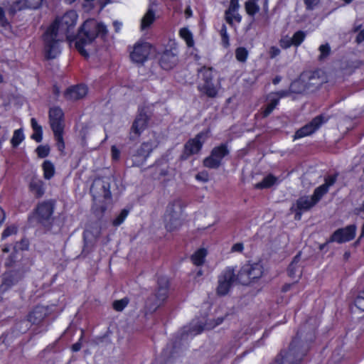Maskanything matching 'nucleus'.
<instances>
[{"label": "nucleus", "mask_w": 364, "mask_h": 364, "mask_svg": "<svg viewBox=\"0 0 364 364\" xmlns=\"http://www.w3.org/2000/svg\"><path fill=\"white\" fill-rule=\"evenodd\" d=\"M87 93V87L85 85H79L69 87L65 92L68 100H77L84 97Z\"/></svg>", "instance_id": "nucleus-19"}, {"label": "nucleus", "mask_w": 364, "mask_h": 364, "mask_svg": "<svg viewBox=\"0 0 364 364\" xmlns=\"http://www.w3.org/2000/svg\"><path fill=\"white\" fill-rule=\"evenodd\" d=\"M9 27V24L5 18L4 11L0 7V28H6Z\"/></svg>", "instance_id": "nucleus-45"}, {"label": "nucleus", "mask_w": 364, "mask_h": 364, "mask_svg": "<svg viewBox=\"0 0 364 364\" xmlns=\"http://www.w3.org/2000/svg\"><path fill=\"white\" fill-rule=\"evenodd\" d=\"M228 154V150L225 146L221 145L215 147L213 149L210 156L204 159L203 164L208 168H218L223 157Z\"/></svg>", "instance_id": "nucleus-12"}, {"label": "nucleus", "mask_w": 364, "mask_h": 364, "mask_svg": "<svg viewBox=\"0 0 364 364\" xmlns=\"http://www.w3.org/2000/svg\"><path fill=\"white\" fill-rule=\"evenodd\" d=\"M113 26L114 27V29H115L116 32H119L121 30V28H122V23L121 22H119V21H114L113 23Z\"/></svg>", "instance_id": "nucleus-56"}, {"label": "nucleus", "mask_w": 364, "mask_h": 364, "mask_svg": "<svg viewBox=\"0 0 364 364\" xmlns=\"http://www.w3.org/2000/svg\"><path fill=\"white\" fill-rule=\"evenodd\" d=\"M285 95V92L269 94L267 97L268 103L262 112L263 117H267L273 111V109L278 104L279 98Z\"/></svg>", "instance_id": "nucleus-20"}, {"label": "nucleus", "mask_w": 364, "mask_h": 364, "mask_svg": "<svg viewBox=\"0 0 364 364\" xmlns=\"http://www.w3.org/2000/svg\"><path fill=\"white\" fill-rule=\"evenodd\" d=\"M350 256V253L349 252H346L345 255H344V257L345 258L348 259Z\"/></svg>", "instance_id": "nucleus-63"}, {"label": "nucleus", "mask_w": 364, "mask_h": 364, "mask_svg": "<svg viewBox=\"0 0 364 364\" xmlns=\"http://www.w3.org/2000/svg\"><path fill=\"white\" fill-rule=\"evenodd\" d=\"M180 206L171 205L168 206L164 215L165 228L168 232L178 230L181 225V221L179 217Z\"/></svg>", "instance_id": "nucleus-10"}, {"label": "nucleus", "mask_w": 364, "mask_h": 364, "mask_svg": "<svg viewBox=\"0 0 364 364\" xmlns=\"http://www.w3.org/2000/svg\"><path fill=\"white\" fill-rule=\"evenodd\" d=\"M43 0H17L14 4L13 10L16 11L23 9H38L42 4Z\"/></svg>", "instance_id": "nucleus-22"}, {"label": "nucleus", "mask_w": 364, "mask_h": 364, "mask_svg": "<svg viewBox=\"0 0 364 364\" xmlns=\"http://www.w3.org/2000/svg\"><path fill=\"white\" fill-rule=\"evenodd\" d=\"M129 215V210L127 209L122 210L120 213L112 220V225L115 227L120 225L127 218Z\"/></svg>", "instance_id": "nucleus-36"}, {"label": "nucleus", "mask_w": 364, "mask_h": 364, "mask_svg": "<svg viewBox=\"0 0 364 364\" xmlns=\"http://www.w3.org/2000/svg\"><path fill=\"white\" fill-rule=\"evenodd\" d=\"M186 14L188 16H190L191 15V11L189 9H187L186 11Z\"/></svg>", "instance_id": "nucleus-59"}, {"label": "nucleus", "mask_w": 364, "mask_h": 364, "mask_svg": "<svg viewBox=\"0 0 364 364\" xmlns=\"http://www.w3.org/2000/svg\"><path fill=\"white\" fill-rule=\"evenodd\" d=\"M220 36L222 38V43L223 45L228 48L230 46L229 43V36L227 32V28L225 25H223L220 29Z\"/></svg>", "instance_id": "nucleus-38"}, {"label": "nucleus", "mask_w": 364, "mask_h": 364, "mask_svg": "<svg viewBox=\"0 0 364 364\" xmlns=\"http://www.w3.org/2000/svg\"><path fill=\"white\" fill-rule=\"evenodd\" d=\"M278 178L272 175L267 176L262 182L258 183L255 185L257 188H267L277 183Z\"/></svg>", "instance_id": "nucleus-28"}, {"label": "nucleus", "mask_w": 364, "mask_h": 364, "mask_svg": "<svg viewBox=\"0 0 364 364\" xmlns=\"http://www.w3.org/2000/svg\"><path fill=\"white\" fill-rule=\"evenodd\" d=\"M80 348H81V345L80 343H76L74 345H73V346H72V349L75 352L80 350Z\"/></svg>", "instance_id": "nucleus-58"}, {"label": "nucleus", "mask_w": 364, "mask_h": 364, "mask_svg": "<svg viewBox=\"0 0 364 364\" xmlns=\"http://www.w3.org/2000/svg\"><path fill=\"white\" fill-rule=\"evenodd\" d=\"M25 139L23 129H18L14 131L11 143L13 146H18Z\"/></svg>", "instance_id": "nucleus-30"}, {"label": "nucleus", "mask_w": 364, "mask_h": 364, "mask_svg": "<svg viewBox=\"0 0 364 364\" xmlns=\"http://www.w3.org/2000/svg\"><path fill=\"white\" fill-rule=\"evenodd\" d=\"M269 53L270 57L273 58L279 55L280 50L277 47L272 46L270 48Z\"/></svg>", "instance_id": "nucleus-50"}, {"label": "nucleus", "mask_w": 364, "mask_h": 364, "mask_svg": "<svg viewBox=\"0 0 364 364\" xmlns=\"http://www.w3.org/2000/svg\"><path fill=\"white\" fill-rule=\"evenodd\" d=\"M245 9L249 15L253 16L259 11V6L256 0H249L245 4Z\"/></svg>", "instance_id": "nucleus-33"}, {"label": "nucleus", "mask_w": 364, "mask_h": 364, "mask_svg": "<svg viewBox=\"0 0 364 364\" xmlns=\"http://www.w3.org/2000/svg\"><path fill=\"white\" fill-rule=\"evenodd\" d=\"M36 152L39 157L44 158L49 154L50 148L48 146H39L36 149Z\"/></svg>", "instance_id": "nucleus-41"}, {"label": "nucleus", "mask_w": 364, "mask_h": 364, "mask_svg": "<svg viewBox=\"0 0 364 364\" xmlns=\"http://www.w3.org/2000/svg\"><path fill=\"white\" fill-rule=\"evenodd\" d=\"M225 18L230 24L235 22L239 23L241 21V16L238 13V9H234V11H232L231 13H229V9H228L225 12Z\"/></svg>", "instance_id": "nucleus-31"}, {"label": "nucleus", "mask_w": 364, "mask_h": 364, "mask_svg": "<svg viewBox=\"0 0 364 364\" xmlns=\"http://www.w3.org/2000/svg\"><path fill=\"white\" fill-rule=\"evenodd\" d=\"M53 212V203L50 201L43 202L36 208V215L41 220H48Z\"/></svg>", "instance_id": "nucleus-21"}, {"label": "nucleus", "mask_w": 364, "mask_h": 364, "mask_svg": "<svg viewBox=\"0 0 364 364\" xmlns=\"http://www.w3.org/2000/svg\"><path fill=\"white\" fill-rule=\"evenodd\" d=\"M155 20V12L151 8H149L141 21L140 28L144 31L148 28Z\"/></svg>", "instance_id": "nucleus-25"}, {"label": "nucleus", "mask_w": 364, "mask_h": 364, "mask_svg": "<svg viewBox=\"0 0 364 364\" xmlns=\"http://www.w3.org/2000/svg\"><path fill=\"white\" fill-rule=\"evenodd\" d=\"M223 321L222 317H218L216 321H213L211 318H208L205 323L201 321L198 324V321H193L191 323V330L189 332L191 335H196L205 329H211L216 326L220 324Z\"/></svg>", "instance_id": "nucleus-16"}, {"label": "nucleus", "mask_w": 364, "mask_h": 364, "mask_svg": "<svg viewBox=\"0 0 364 364\" xmlns=\"http://www.w3.org/2000/svg\"><path fill=\"white\" fill-rule=\"evenodd\" d=\"M64 114L63 110L57 107L50 109L49 121L51 129L54 133L57 146L60 151H63L65 148L63 140V129H64Z\"/></svg>", "instance_id": "nucleus-4"}, {"label": "nucleus", "mask_w": 364, "mask_h": 364, "mask_svg": "<svg viewBox=\"0 0 364 364\" xmlns=\"http://www.w3.org/2000/svg\"><path fill=\"white\" fill-rule=\"evenodd\" d=\"M304 2L308 9H313L319 2V0H304Z\"/></svg>", "instance_id": "nucleus-51"}, {"label": "nucleus", "mask_w": 364, "mask_h": 364, "mask_svg": "<svg viewBox=\"0 0 364 364\" xmlns=\"http://www.w3.org/2000/svg\"><path fill=\"white\" fill-rule=\"evenodd\" d=\"M127 304L128 300L124 298L120 300L115 301L113 303V307L117 311H122L127 306Z\"/></svg>", "instance_id": "nucleus-39"}, {"label": "nucleus", "mask_w": 364, "mask_h": 364, "mask_svg": "<svg viewBox=\"0 0 364 364\" xmlns=\"http://www.w3.org/2000/svg\"><path fill=\"white\" fill-rule=\"evenodd\" d=\"M299 255H296L293 262L291 263V264L289 265V274L291 277H294V274H296L297 270H296V268H297V263L299 262Z\"/></svg>", "instance_id": "nucleus-40"}, {"label": "nucleus", "mask_w": 364, "mask_h": 364, "mask_svg": "<svg viewBox=\"0 0 364 364\" xmlns=\"http://www.w3.org/2000/svg\"><path fill=\"white\" fill-rule=\"evenodd\" d=\"M42 134H43V130L42 129H37L34 130L33 133L31 136V138L36 141L37 142H40L42 140Z\"/></svg>", "instance_id": "nucleus-47"}, {"label": "nucleus", "mask_w": 364, "mask_h": 364, "mask_svg": "<svg viewBox=\"0 0 364 364\" xmlns=\"http://www.w3.org/2000/svg\"><path fill=\"white\" fill-rule=\"evenodd\" d=\"M43 176L46 179L51 178L55 173V167L50 161H45L43 164Z\"/></svg>", "instance_id": "nucleus-29"}, {"label": "nucleus", "mask_w": 364, "mask_h": 364, "mask_svg": "<svg viewBox=\"0 0 364 364\" xmlns=\"http://www.w3.org/2000/svg\"><path fill=\"white\" fill-rule=\"evenodd\" d=\"M324 122L325 120L322 116L315 117L309 124L296 131L294 139H301L313 134Z\"/></svg>", "instance_id": "nucleus-13"}, {"label": "nucleus", "mask_w": 364, "mask_h": 364, "mask_svg": "<svg viewBox=\"0 0 364 364\" xmlns=\"http://www.w3.org/2000/svg\"><path fill=\"white\" fill-rule=\"evenodd\" d=\"M279 43L283 48H289L291 46H293L292 38L291 37L286 36L281 38Z\"/></svg>", "instance_id": "nucleus-42"}, {"label": "nucleus", "mask_w": 364, "mask_h": 364, "mask_svg": "<svg viewBox=\"0 0 364 364\" xmlns=\"http://www.w3.org/2000/svg\"><path fill=\"white\" fill-rule=\"evenodd\" d=\"M47 313V308L43 306H38L29 313L28 320L33 323H38L44 318Z\"/></svg>", "instance_id": "nucleus-23"}, {"label": "nucleus", "mask_w": 364, "mask_h": 364, "mask_svg": "<svg viewBox=\"0 0 364 364\" xmlns=\"http://www.w3.org/2000/svg\"><path fill=\"white\" fill-rule=\"evenodd\" d=\"M153 48L149 43L137 42L130 51L131 60L136 63H143L147 60Z\"/></svg>", "instance_id": "nucleus-9"}, {"label": "nucleus", "mask_w": 364, "mask_h": 364, "mask_svg": "<svg viewBox=\"0 0 364 364\" xmlns=\"http://www.w3.org/2000/svg\"><path fill=\"white\" fill-rule=\"evenodd\" d=\"M262 274L263 266L260 262L247 263L241 268L237 280L242 284H247L251 280L261 277Z\"/></svg>", "instance_id": "nucleus-5"}, {"label": "nucleus", "mask_w": 364, "mask_h": 364, "mask_svg": "<svg viewBox=\"0 0 364 364\" xmlns=\"http://www.w3.org/2000/svg\"><path fill=\"white\" fill-rule=\"evenodd\" d=\"M356 228L355 225H349L345 228L336 230L331 236V241L343 243L353 240L355 235Z\"/></svg>", "instance_id": "nucleus-15"}, {"label": "nucleus", "mask_w": 364, "mask_h": 364, "mask_svg": "<svg viewBox=\"0 0 364 364\" xmlns=\"http://www.w3.org/2000/svg\"><path fill=\"white\" fill-rule=\"evenodd\" d=\"M27 247H28V242L25 240H22L21 244L17 245L16 246L14 247V249H15V250H16L17 249L23 250V249H26Z\"/></svg>", "instance_id": "nucleus-54"}, {"label": "nucleus", "mask_w": 364, "mask_h": 364, "mask_svg": "<svg viewBox=\"0 0 364 364\" xmlns=\"http://www.w3.org/2000/svg\"><path fill=\"white\" fill-rule=\"evenodd\" d=\"M3 251H4V252H8L9 251V247H5L3 249Z\"/></svg>", "instance_id": "nucleus-62"}, {"label": "nucleus", "mask_w": 364, "mask_h": 364, "mask_svg": "<svg viewBox=\"0 0 364 364\" xmlns=\"http://www.w3.org/2000/svg\"><path fill=\"white\" fill-rule=\"evenodd\" d=\"M148 120L149 117L147 114L140 112L132 124L131 134H134L135 136H139L146 127Z\"/></svg>", "instance_id": "nucleus-17"}, {"label": "nucleus", "mask_w": 364, "mask_h": 364, "mask_svg": "<svg viewBox=\"0 0 364 364\" xmlns=\"http://www.w3.org/2000/svg\"><path fill=\"white\" fill-rule=\"evenodd\" d=\"M279 81H280V79L277 77V78H275V79L274 80V84H277V83H278Z\"/></svg>", "instance_id": "nucleus-60"}, {"label": "nucleus", "mask_w": 364, "mask_h": 364, "mask_svg": "<svg viewBox=\"0 0 364 364\" xmlns=\"http://www.w3.org/2000/svg\"><path fill=\"white\" fill-rule=\"evenodd\" d=\"M16 232V228L15 226H10L7 228L2 233V238L4 239Z\"/></svg>", "instance_id": "nucleus-46"}, {"label": "nucleus", "mask_w": 364, "mask_h": 364, "mask_svg": "<svg viewBox=\"0 0 364 364\" xmlns=\"http://www.w3.org/2000/svg\"><path fill=\"white\" fill-rule=\"evenodd\" d=\"M31 191L36 197H41L43 195L45 188L43 182L38 178H33L29 186Z\"/></svg>", "instance_id": "nucleus-24"}, {"label": "nucleus", "mask_w": 364, "mask_h": 364, "mask_svg": "<svg viewBox=\"0 0 364 364\" xmlns=\"http://www.w3.org/2000/svg\"><path fill=\"white\" fill-rule=\"evenodd\" d=\"M237 279L234 269L231 267L226 268L218 278L217 293L220 295L227 294Z\"/></svg>", "instance_id": "nucleus-11"}, {"label": "nucleus", "mask_w": 364, "mask_h": 364, "mask_svg": "<svg viewBox=\"0 0 364 364\" xmlns=\"http://www.w3.org/2000/svg\"><path fill=\"white\" fill-rule=\"evenodd\" d=\"M78 21V14L70 10L56 17L47 28L44 36L45 52L48 58H54L60 53V42L65 38L69 42L74 40L75 28Z\"/></svg>", "instance_id": "nucleus-1"}, {"label": "nucleus", "mask_w": 364, "mask_h": 364, "mask_svg": "<svg viewBox=\"0 0 364 364\" xmlns=\"http://www.w3.org/2000/svg\"><path fill=\"white\" fill-rule=\"evenodd\" d=\"M107 33L108 29L104 23L95 18L87 19L78 30L75 48L82 55L87 57L95 41L97 38L105 39Z\"/></svg>", "instance_id": "nucleus-2"}, {"label": "nucleus", "mask_w": 364, "mask_h": 364, "mask_svg": "<svg viewBox=\"0 0 364 364\" xmlns=\"http://www.w3.org/2000/svg\"><path fill=\"white\" fill-rule=\"evenodd\" d=\"M200 75L202 77L198 85L199 90L208 97H215L218 94L220 86L213 82V71L211 68H204L200 70Z\"/></svg>", "instance_id": "nucleus-6"}, {"label": "nucleus", "mask_w": 364, "mask_h": 364, "mask_svg": "<svg viewBox=\"0 0 364 364\" xmlns=\"http://www.w3.org/2000/svg\"><path fill=\"white\" fill-rule=\"evenodd\" d=\"M336 176H328L325 178V183L318 187L312 196H302L299 198L291 209L296 213V218L300 219L301 212L306 211L313 207L326 194L328 188L334 184Z\"/></svg>", "instance_id": "nucleus-3"}, {"label": "nucleus", "mask_w": 364, "mask_h": 364, "mask_svg": "<svg viewBox=\"0 0 364 364\" xmlns=\"http://www.w3.org/2000/svg\"><path fill=\"white\" fill-rule=\"evenodd\" d=\"M65 2H67L68 4H72L73 2H74L75 0H64Z\"/></svg>", "instance_id": "nucleus-61"}, {"label": "nucleus", "mask_w": 364, "mask_h": 364, "mask_svg": "<svg viewBox=\"0 0 364 364\" xmlns=\"http://www.w3.org/2000/svg\"><path fill=\"white\" fill-rule=\"evenodd\" d=\"M178 63V56L173 51H165L160 59V65L164 70H171Z\"/></svg>", "instance_id": "nucleus-18"}, {"label": "nucleus", "mask_w": 364, "mask_h": 364, "mask_svg": "<svg viewBox=\"0 0 364 364\" xmlns=\"http://www.w3.org/2000/svg\"><path fill=\"white\" fill-rule=\"evenodd\" d=\"M240 4H239V0H230V6H229V13H231V11H234V9H239Z\"/></svg>", "instance_id": "nucleus-49"}, {"label": "nucleus", "mask_w": 364, "mask_h": 364, "mask_svg": "<svg viewBox=\"0 0 364 364\" xmlns=\"http://www.w3.org/2000/svg\"><path fill=\"white\" fill-rule=\"evenodd\" d=\"M306 34L303 31H297L291 37L293 41V46H299L305 39Z\"/></svg>", "instance_id": "nucleus-37"}, {"label": "nucleus", "mask_w": 364, "mask_h": 364, "mask_svg": "<svg viewBox=\"0 0 364 364\" xmlns=\"http://www.w3.org/2000/svg\"><path fill=\"white\" fill-rule=\"evenodd\" d=\"M243 250V245L242 243H236L232 247V252H240Z\"/></svg>", "instance_id": "nucleus-52"}, {"label": "nucleus", "mask_w": 364, "mask_h": 364, "mask_svg": "<svg viewBox=\"0 0 364 364\" xmlns=\"http://www.w3.org/2000/svg\"><path fill=\"white\" fill-rule=\"evenodd\" d=\"M346 3L348 4L351 2L353 0H343Z\"/></svg>", "instance_id": "nucleus-64"}, {"label": "nucleus", "mask_w": 364, "mask_h": 364, "mask_svg": "<svg viewBox=\"0 0 364 364\" xmlns=\"http://www.w3.org/2000/svg\"><path fill=\"white\" fill-rule=\"evenodd\" d=\"M207 255V250L204 248H200L196 251L191 256V260L195 265H202Z\"/></svg>", "instance_id": "nucleus-27"}, {"label": "nucleus", "mask_w": 364, "mask_h": 364, "mask_svg": "<svg viewBox=\"0 0 364 364\" xmlns=\"http://www.w3.org/2000/svg\"><path fill=\"white\" fill-rule=\"evenodd\" d=\"M356 41L360 43L364 41V29L362 30L357 36Z\"/></svg>", "instance_id": "nucleus-55"}, {"label": "nucleus", "mask_w": 364, "mask_h": 364, "mask_svg": "<svg viewBox=\"0 0 364 364\" xmlns=\"http://www.w3.org/2000/svg\"><path fill=\"white\" fill-rule=\"evenodd\" d=\"M319 51L321 53L320 58H324L329 54L330 47L328 44L321 45L319 47Z\"/></svg>", "instance_id": "nucleus-44"}, {"label": "nucleus", "mask_w": 364, "mask_h": 364, "mask_svg": "<svg viewBox=\"0 0 364 364\" xmlns=\"http://www.w3.org/2000/svg\"><path fill=\"white\" fill-rule=\"evenodd\" d=\"M248 57V51L243 47L237 48L235 50V58L237 60L244 63L247 60Z\"/></svg>", "instance_id": "nucleus-34"}, {"label": "nucleus", "mask_w": 364, "mask_h": 364, "mask_svg": "<svg viewBox=\"0 0 364 364\" xmlns=\"http://www.w3.org/2000/svg\"><path fill=\"white\" fill-rule=\"evenodd\" d=\"M159 144L158 136L156 134H152L151 138L142 143L136 154L134 156V164L137 166L143 163L149 156L151 151L157 147Z\"/></svg>", "instance_id": "nucleus-8"}, {"label": "nucleus", "mask_w": 364, "mask_h": 364, "mask_svg": "<svg viewBox=\"0 0 364 364\" xmlns=\"http://www.w3.org/2000/svg\"><path fill=\"white\" fill-rule=\"evenodd\" d=\"M196 178L198 181L207 182L208 181V174L205 171L200 172L196 176Z\"/></svg>", "instance_id": "nucleus-48"}, {"label": "nucleus", "mask_w": 364, "mask_h": 364, "mask_svg": "<svg viewBox=\"0 0 364 364\" xmlns=\"http://www.w3.org/2000/svg\"><path fill=\"white\" fill-rule=\"evenodd\" d=\"M16 280L11 274H6L4 277L3 282L0 286V291L4 292L6 291L9 287H11L14 283Z\"/></svg>", "instance_id": "nucleus-32"}, {"label": "nucleus", "mask_w": 364, "mask_h": 364, "mask_svg": "<svg viewBox=\"0 0 364 364\" xmlns=\"http://www.w3.org/2000/svg\"><path fill=\"white\" fill-rule=\"evenodd\" d=\"M167 287H168V282H167V280L165 279L164 286L161 287L159 288V291L156 294V297H157V299H158L159 304L161 302L164 301L166 299V298L167 297V294H168Z\"/></svg>", "instance_id": "nucleus-35"}, {"label": "nucleus", "mask_w": 364, "mask_h": 364, "mask_svg": "<svg viewBox=\"0 0 364 364\" xmlns=\"http://www.w3.org/2000/svg\"><path fill=\"white\" fill-rule=\"evenodd\" d=\"M31 127H32L33 131L37 130V129H42L41 126H40L38 124V122L35 118L31 119Z\"/></svg>", "instance_id": "nucleus-53"}, {"label": "nucleus", "mask_w": 364, "mask_h": 364, "mask_svg": "<svg viewBox=\"0 0 364 364\" xmlns=\"http://www.w3.org/2000/svg\"><path fill=\"white\" fill-rule=\"evenodd\" d=\"M321 80L316 77L315 73L310 72L304 73L300 77L292 82L291 89L293 92H301L310 90L312 87H317Z\"/></svg>", "instance_id": "nucleus-7"}, {"label": "nucleus", "mask_w": 364, "mask_h": 364, "mask_svg": "<svg viewBox=\"0 0 364 364\" xmlns=\"http://www.w3.org/2000/svg\"><path fill=\"white\" fill-rule=\"evenodd\" d=\"M207 139V134L201 132L196 137L188 140L185 145L184 154L190 156L198 153Z\"/></svg>", "instance_id": "nucleus-14"}, {"label": "nucleus", "mask_w": 364, "mask_h": 364, "mask_svg": "<svg viewBox=\"0 0 364 364\" xmlns=\"http://www.w3.org/2000/svg\"><path fill=\"white\" fill-rule=\"evenodd\" d=\"M180 37L185 41L188 48L194 46V40L193 33L187 28H182L179 31Z\"/></svg>", "instance_id": "nucleus-26"}, {"label": "nucleus", "mask_w": 364, "mask_h": 364, "mask_svg": "<svg viewBox=\"0 0 364 364\" xmlns=\"http://www.w3.org/2000/svg\"><path fill=\"white\" fill-rule=\"evenodd\" d=\"M5 218H6L5 213H4V210L1 208H0V226L4 221Z\"/></svg>", "instance_id": "nucleus-57"}, {"label": "nucleus", "mask_w": 364, "mask_h": 364, "mask_svg": "<svg viewBox=\"0 0 364 364\" xmlns=\"http://www.w3.org/2000/svg\"><path fill=\"white\" fill-rule=\"evenodd\" d=\"M121 151L116 146H112L111 147V157L112 161H117L120 159Z\"/></svg>", "instance_id": "nucleus-43"}]
</instances>
